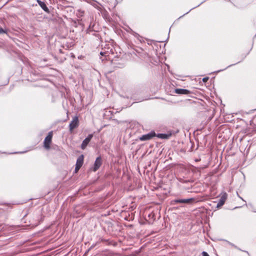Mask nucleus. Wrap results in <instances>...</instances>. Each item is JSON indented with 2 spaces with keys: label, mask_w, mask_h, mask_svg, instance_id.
Segmentation results:
<instances>
[{
  "label": "nucleus",
  "mask_w": 256,
  "mask_h": 256,
  "mask_svg": "<svg viewBox=\"0 0 256 256\" xmlns=\"http://www.w3.org/2000/svg\"><path fill=\"white\" fill-rule=\"evenodd\" d=\"M84 12L82 10H78L76 12V16L78 18H81L84 16Z\"/></svg>",
  "instance_id": "4468645a"
},
{
  "label": "nucleus",
  "mask_w": 256,
  "mask_h": 256,
  "mask_svg": "<svg viewBox=\"0 0 256 256\" xmlns=\"http://www.w3.org/2000/svg\"><path fill=\"white\" fill-rule=\"evenodd\" d=\"M174 91L176 94H190V92L186 89L176 88Z\"/></svg>",
  "instance_id": "6e6552de"
},
{
  "label": "nucleus",
  "mask_w": 256,
  "mask_h": 256,
  "mask_svg": "<svg viewBox=\"0 0 256 256\" xmlns=\"http://www.w3.org/2000/svg\"><path fill=\"white\" fill-rule=\"evenodd\" d=\"M23 152H20V153L22 154V153H23ZM17 153H18L17 152H14L13 154H17Z\"/></svg>",
  "instance_id": "aec40b11"
},
{
  "label": "nucleus",
  "mask_w": 256,
  "mask_h": 256,
  "mask_svg": "<svg viewBox=\"0 0 256 256\" xmlns=\"http://www.w3.org/2000/svg\"><path fill=\"white\" fill-rule=\"evenodd\" d=\"M239 198H241V199H242V197L239 196Z\"/></svg>",
  "instance_id": "5701e85b"
},
{
  "label": "nucleus",
  "mask_w": 256,
  "mask_h": 256,
  "mask_svg": "<svg viewBox=\"0 0 256 256\" xmlns=\"http://www.w3.org/2000/svg\"><path fill=\"white\" fill-rule=\"evenodd\" d=\"M208 78H203V81L204 82H206L208 80Z\"/></svg>",
  "instance_id": "6ab92c4d"
},
{
  "label": "nucleus",
  "mask_w": 256,
  "mask_h": 256,
  "mask_svg": "<svg viewBox=\"0 0 256 256\" xmlns=\"http://www.w3.org/2000/svg\"><path fill=\"white\" fill-rule=\"evenodd\" d=\"M37 2L41 8L46 12H48V8L46 6L44 2H42L40 0H37Z\"/></svg>",
  "instance_id": "9b49d317"
},
{
  "label": "nucleus",
  "mask_w": 256,
  "mask_h": 256,
  "mask_svg": "<svg viewBox=\"0 0 256 256\" xmlns=\"http://www.w3.org/2000/svg\"><path fill=\"white\" fill-rule=\"evenodd\" d=\"M156 136L162 139H166L169 138L170 136L166 134H156Z\"/></svg>",
  "instance_id": "ddd939ff"
},
{
  "label": "nucleus",
  "mask_w": 256,
  "mask_h": 256,
  "mask_svg": "<svg viewBox=\"0 0 256 256\" xmlns=\"http://www.w3.org/2000/svg\"><path fill=\"white\" fill-rule=\"evenodd\" d=\"M52 132H50L48 135L46 137L44 140V146L46 149H50V144L52 142Z\"/></svg>",
  "instance_id": "f03ea898"
},
{
  "label": "nucleus",
  "mask_w": 256,
  "mask_h": 256,
  "mask_svg": "<svg viewBox=\"0 0 256 256\" xmlns=\"http://www.w3.org/2000/svg\"><path fill=\"white\" fill-rule=\"evenodd\" d=\"M194 198H184V199H176L173 200L174 204H190L194 201Z\"/></svg>",
  "instance_id": "20e7f679"
},
{
  "label": "nucleus",
  "mask_w": 256,
  "mask_h": 256,
  "mask_svg": "<svg viewBox=\"0 0 256 256\" xmlns=\"http://www.w3.org/2000/svg\"><path fill=\"white\" fill-rule=\"evenodd\" d=\"M227 194L226 192L222 194V196L219 200L218 203L217 204L216 207L219 208L223 206L227 198Z\"/></svg>",
  "instance_id": "423d86ee"
},
{
  "label": "nucleus",
  "mask_w": 256,
  "mask_h": 256,
  "mask_svg": "<svg viewBox=\"0 0 256 256\" xmlns=\"http://www.w3.org/2000/svg\"><path fill=\"white\" fill-rule=\"evenodd\" d=\"M8 30L7 28H3L0 27V34H7Z\"/></svg>",
  "instance_id": "2eb2a0df"
},
{
  "label": "nucleus",
  "mask_w": 256,
  "mask_h": 256,
  "mask_svg": "<svg viewBox=\"0 0 256 256\" xmlns=\"http://www.w3.org/2000/svg\"><path fill=\"white\" fill-rule=\"evenodd\" d=\"M78 126V118L77 116H75L72 118V120L71 121L69 127L70 130L72 131L74 128H77Z\"/></svg>",
  "instance_id": "39448f33"
},
{
  "label": "nucleus",
  "mask_w": 256,
  "mask_h": 256,
  "mask_svg": "<svg viewBox=\"0 0 256 256\" xmlns=\"http://www.w3.org/2000/svg\"><path fill=\"white\" fill-rule=\"evenodd\" d=\"M232 65H229V66H228V67H230V66H232Z\"/></svg>",
  "instance_id": "412c9836"
},
{
  "label": "nucleus",
  "mask_w": 256,
  "mask_h": 256,
  "mask_svg": "<svg viewBox=\"0 0 256 256\" xmlns=\"http://www.w3.org/2000/svg\"><path fill=\"white\" fill-rule=\"evenodd\" d=\"M156 136V134L154 131H151L148 134H144L139 138V140L141 141L148 140Z\"/></svg>",
  "instance_id": "f257e3e1"
},
{
  "label": "nucleus",
  "mask_w": 256,
  "mask_h": 256,
  "mask_svg": "<svg viewBox=\"0 0 256 256\" xmlns=\"http://www.w3.org/2000/svg\"><path fill=\"white\" fill-rule=\"evenodd\" d=\"M110 54V52H109L108 50H107V51H102V52H100V54L102 56H104L105 58H106L108 56H109V54ZM100 58L102 59V60L103 61L104 60V59L102 58V57H100Z\"/></svg>",
  "instance_id": "f8f14e48"
},
{
  "label": "nucleus",
  "mask_w": 256,
  "mask_h": 256,
  "mask_svg": "<svg viewBox=\"0 0 256 256\" xmlns=\"http://www.w3.org/2000/svg\"><path fill=\"white\" fill-rule=\"evenodd\" d=\"M80 168L81 167L76 165V167H75V169H74L75 173H76L78 171V170L80 169Z\"/></svg>",
  "instance_id": "dca6fc26"
},
{
  "label": "nucleus",
  "mask_w": 256,
  "mask_h": 256,
  "mask_svg": "<svg viewBox=\"0 0 256 256\" xmlns=\"http://www.w3.org/2000/svg\"><path fill=\"white\" fill-rule=\"evenodd\" d=\"M222 70H218V72H220V71H222Z\"/></svg>",
  "instance_id": "4be33fe9"
},
{
  "label": "nucleus",
  "mask_w": 256,
  "mask_h": 256,
  "mask_svg": "<svg viewBox=\"0 0 256 256\" xmlns=\"http://www.w3.org/2000/svg\"><path fill=\"white\" fill-rule=\"evenodd\" d=\"M102 164V159L100 156L98 157L94 163V166L93 168V170L96 172L101 166Z\"/></svg>",
  "instance_id": "0eeeda50"
},
{
  "label": "nucleus",
  "mask_w": 256,
  "mask_h": 256,
  "mask_svg": "<svg viewBox=\"0 0 256 256\" xmlns=\"http://www.w3.org/2000/svg\"><path fill=\"white\" fill-rule=\"evenodd\" d=\"M202 256H210L206 252H202Z\"/></svg>",
  "instance_id": "f3484780"
},
{
  "label": "nucleus",
  "mask_w": 256,
  "mask_h": 256,
  "mask_svg": "<svg viewBox=\"0 0 256 256\" xmlns=\"http://www.w3.org/2000/svg\"><path fill=\"white\" fill-rule=\"evenodd\" d=\"M93 137L92 134H90L88 136L82 141V144H81L80 148L82 150H84L92 138Z\"/></svg>",
  "instance_id": "7ed1b4c3"
},
{
  "label": "nucleus",
  "mask_w": 256,
  "mask_h": 256,
  "mask_svg": "<svg viewBox=\"0 0 256 256\" xmlns=\"http://www.w3.org/2000/svg\"><path fill=\"white\" fill-rule=\"evenodd\" d=\"M84 155L82 154L78 157L76 165L82 167L84 163Z\"/></svg>",
  "instance_id": "9d476101"
},
{
  "label": "nucleus",
  "mask_w": 256,
  "mask_h": 256,
  "mask_svg": "<svg viewBox=\"0 0 256 256\" xmlns=\"http://www.w3.org/2000/svg\"><path fill=\"white\" fill-rule=\"evenodd\" d=\"M90 1H87V2L94 6L95 8L98 9V10H100L101 8L98 6H102L99 2L94 0H90Z\"/></svg>",
  "instance_id": "1a4fd4ad"
},
{
  "label": "nucleus",
  "mask_w": 256,
  "mask_h": 256,
  "mask_svg": "<svg viewBox=\"0 0 256 256\" xmlns=\"http://www.w3.org/2000/svg\"><path fill=\"white\" fill-rule=\"evenodd\" d=\"M132 34L136 36V37H137V38H138L140 36L136 34V32H132Z\"/></svg>",
  "instance_id": "a211bd4d"
}]
</instances>
